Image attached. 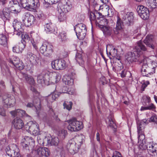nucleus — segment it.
I'll return each instance as SVG.
<instances>
[{"mask_svg":"<svg viewBox=\"0 0 157 157\" xmlns=\"http://www.w3.org/2000/svg\"><path fill=\"white\" fill-rule=\"evenodd\" d=\"M13 27L14 29H24V26L22 25L21 22L17 19H15L13 23Z\"/></svg>","mask_w":157,"mask_h":157,"instance_id":"obj_29","label":"nucleus"},{"mask_svg":"<svg viewBox=\"0 0 157 157\" xmlns=\"http://www.w3.org/2000/svg\"><path fill=\"white\" fill-rule=\"evenodd\" d=\"M12 123L14 128L17 129H21L24 126L23 121L20 118H18L14 119Z\"/></svg>","mask_w":157,"mask_h":157,"instance_id":"obj_20","label":"nucleus"},{"mask_svg":"<svg viewBox=\"0 0 157 157\" xmlns=\"http://www.w3.org/2000/svg\"><path fill=\"white\" fill-rule=\"evenodd\" d=\"M6 155L9 157H12L13 155L19 152V150L16 145L14 144H10L5 149Z\"/></svg>","mask_w":157,"mask_h":157,"instance_id":"obj_14","label":"nucleus"},{"mask_svg":"<svg viewBox=\"0 0 157 157\" xmlns=\"http://www.w3.org/2000/svg\"><path fill=\"white\" fill-rule=\"evenodd\" d=\"M96 19V17L94 12H91L90 15V19L91 23L92 21H94Z\"/></svg>","mask_w":157,"mask_h":157,"instance_id":"obj_49","label":"nucleus"},{"mask_svg":"<svg viewBox=\"0 0 157 157\" xmlns=\"http://www.w3.org/2000/svg\"><path fill=\"white\" fill-rule=\"evenodd\" d=\"M74 29H86V26L82 23L78 24L74 27Z\"/></svg>","mask_w":157,"mask_h":157,"instance_id":"obj_40","label":"nucleus"},{"mask_svg":"<svg viewBox=\"0 0 157 157\" xmlns=\"http://www.w3.org/2000/svg\"><path fill=\"white\" fill-rule=\"evenodd\" d=\"M16 67L19 70H21L23 69L24 66L22 62L21 61L19 62Z\"/></svg>","mask_w":157,"mask_h":157,"instance_id":"obj_50","label":"nucleus"},{"mask_svg":"<svg viewBox=\"0 0 157 157\" xmlns=\"http://www.w3.org/2000/svg\"><path fill=\"white\" fill-rule=\"evenodd\" d=\"M72 6L69 2L59 3L57 7L58 17L60 22L64 21L66 19L65 14L71 10Z\"/></svg>","mask_w":157,"mask_h":157,"instance_id":"obj_6","label":"nucleus"},{"mask_svg":"<svg viewBox=\"0 0 157 157\" xmlns=\"http://www.w3.org/2000/svg\"><path fill=\"white\" fill-rule=\"evenodd\" d=\"M0 115L3 116H5L6 115L5 110L1 106H0Z\"/></svg>","mask_w":157,"mask_h":157,"instance_id":"obj_55","label":"nucleus"},{"mask_svg":"<svg viewBox=\"0 0 157 157\" xmlns=\"http://www.w3.org/2000/svg\"><path fill=\"white\" fill-rule=\"evenodd\" d=\"M72 103L71 101H65L63 104L64 108L70 110L71 109L72 107Z\"/></svg>","mask_w":157,"mask_h":157,"instance_id":"obj_35","label":"nucleus"},{"mask_svg":"<svg viewBox=\"0 0 157 157\" xmlns=\"http://www.w3.org/2000/svg\"><path fill=\"white\" fill-rule=\"evenodd\" d=\"M38 157H48L50 155L49 149L47 147H41L38 148L36 150Z\"/></svg>","mask_w":157,"mask_h":157,"instance_id":"obj_18","label":"nucleus"},{"mask_svg":"<svg viewBox=\"0 0 157 157\" xmlns=\"http://www.w3.org/2000/svg\"><path fill=\"white\" fill-rule=\"evenodd\" d=\"M6 138L4 137L0 140V144L2 145H4L7 144Z\"/></svg>","mask_w":157,"mask_h":157,"instance_id":"obj_52","label":"nucleus"},{"mask_svg":"<svg viewBox=\"0 0 157 157\" xmlns=\"http://www.w3.org/2000/svg\"><path fill=\"white\" fill-rule=\"evenodd\" d=\"M121 76L122 78H124L125 76L126 71L125 70L122 71L121 74Z\"/></svg>","mask_w":157,"mask_h":157,"instance_id":"obj_64","label":"nucleus"},{"mask_svg":"<svg viewBox=\"0 0 157 157\" xmlns=\"http://www.w3.org/2000/svg\"><path fill=\"white\" fill-rule=\"evenodd\" d=\"M56 97L57 95L54 93H53L49 95V98H52V99L51 100V101H54L56 99Z\"/></svg>","mask_w":157,"mask_h":157,"instance_id":"obj_54","label":"nucleus"},{"mask_svg":"<svg viewBox=\"0 0 157 157\" xmlns=\"http://www.w3.org/2000/svg\"><path fill=\"white\" fill-rule=\"evenodd\" d=\"M139 143V148L142 150H145L147 149L148 148V146L147 144L148 142L146 143L145 141V142H143L141 143Z\"/></svg>","mask_w":157,"mask_h":157,"instance_id":"obj_36","label":"nucleus"},{"mask_svg":"<svg viewBox=\"0 0 157 157\" xmlns=\"http://www.w3.org/2000/svg\"><path fill=\"white\" fill-rule=\"evenodd\" d=\"M103 32L105 36H109L111 34V30H103Z\"/></svg>","mask_w":157,"mask_h":157,"instance_id":"obj_56","label":"nucleus"},{"mask_svg":"<svg viewBox=\"0 0 157 157\" xmlns=\"http://www.w3.org/2000/svg\"><path fill=\"white\" fill-rule=\"evenodd\" d=\"M80 31L78 32H75L77 37L79 38L83 39L85 37L86 34L82 33V30H80Z\"/></svg>","mask_w":157,"mask_h":157,"instance_id":"obj_41","label":"nucleus"},{"mask_svg":"<svg viewBox=\"0 0 157 157\" xmlns=\"http://www.w3.org/2000/svg\"><path fill=\"white\" fill-rule=\"evenodd\" d=\"M68 124V129L71 131L76 132L83 128L82 123L76 120L75 119H71L67 121Z\"/></svg>","mask_w":157,"mask_h":157,"instance_id":"obj_8","label":"nucleus"},{"mask_svg":"<svg viewBox=\"0 0 157 157\" xmlns=\"http://www.w3.org/2000/svg\"><path fill=\"white\" fill-rule=\"evenodd\" d=\"M143 98L145 100L146 102L147 103H150L151 101L150 97L148 96H144L143 97Z\"/></svg>","mask_w":157,"mask_h":157,"instance_id":"obj_53","label":"nucleus"},{"mask_svg":"<svg viewBox=\"0 0 157 157\" xmlns=\"http://www.w3.org/2000/svg\"><path fill=\"white\" fill-rule=\"evenodd\" d=\"M52 24L51 23H49L46 24L44 25V27H45V29H52Z\"/></svg>","mask_w":157,"mask_h":157,"instance_id":"obj_57","label":"nucleus"},{"mask_svg":"<svg viewBox=\"0 0 157 157\" xmlns=\"http://www.w3.org/2000/svg\"><path fill=\"white\" fill-rule=\"evenodd\" d=\"M67 135V131L64 130H60L58 134V135L62 139L65 138V136Z\"/></svg>","mask_w":157,"mask_h":157,"instance_id":"obj_37","label":"nucleus"},{"mask_svg":"<svg viewBox=\"0 0 157 157\" xmlns=\"http://www.w3.org/2000/svg\"><path fill=\"white\" fill-rule=\"evenodd\" d=\"M106 51L109 56H111L113 57L116 58L118 60L119 59L117 58V50L113 47L112 45L109 44L106 45Z\"/></svg>","mask_w":157,"mask_h":157,"instance_id":"obj_16","label":"nucleus"},{"mask_svg":"<svg viewBox=\"0 0 157 157\" xmlns=\"http://www.w3.org/2000/svg\"><path fill=\"white\" fill-rule=\"evenodd\" d=\"M48 78L49 76L48 74L44 73H41L37 76V81L40 84L44 83Z\"/></svg>","mask_w":157,"mask_h":157,"instance_id":"obj_22","label":"nucleus"},{"mask_svg":"<svg viewBox=\"0 0 157 157\" xmlns=\"http://www.w3.org/2000/svg\"><path fill=\"white\" fill-rule=\"evenodd\" d=\"M148 123V122L146 119H144L141 121L140 123L144 125V126L145 125L147 124Z\"/></svg>","mask_w":157,"mask_h":157,"instance_id":"obj_62","label":"nucleus"},{"mask_svg":"<svg viewBox=\"0 0 157 157\" xmlns=\"http://www.w3.org/2000/svg\"><path fill=\"white\" fill-rule=\"evenodd\" d=\"M85 136L82 135L76 136L75 140H71L67 144V147L69 152L72 154L77 153L84 141Z\"/></svg>","mask_w":157,"mask_h":157,"instance_id":"obj_4","label":"nucleus"},{"mask_svg":"<svg viewBox=\"0 0 157 157\" xmlns=\"http://www.w3.org/2000/svg\"><path fill=\"white\" fill-rule=\"evenodd\" d=\"M63 81L65 84L68 85H71L73 83V80L71 76L67 75L63 76Z\"/></svg>","mask_w":157,"mask_h":157,"instance_id":"obj_28","label":"nucleus"},{"mask_svg":"<svg viewBox=\"0 0 157 157\" xmlns=\"http://www.w3.org/2000/svg\"><path fill=\"white\" fill-rule=\"evenodd\" d=\"M59 59H56L52 62L51 65L52 67L54 69L59 70Z\"/></svg>","mask_w":157,"mask_h":157,"instance_id":"obj_38","label":"nucleus"},{"mask_svg":"<svg viewBox=\"0 0 157 157\" xmlns=\"http://www.w3.org/2000/svg\"><path fill=\"white\" fill-rule=\"evenodd\" d=\"M144 125L142 124L139 123H137V131L138 134L139 135L140 133L143 132V130L144 128Z\"/></svg>","mask_w":157,"mask_h":157,"instance_id":"obj_39","label":"nucleus"},{"mask_svg":"<svg viewBox=\"0 0 157 157\" xmlns=\"http://www.w3.org/2000/svg\"><path fill=\"white\" fill-rule=\"evenodd\" d=\"M149 110H152L155 108V106L153 103H151L147 106Z\"/></svg>","mask_w":157,"mask_h":157,"instance_id":"obj_58","label":"nucleus"},{"mask_svg":"<svg viewBox=\"0 0 157 157\" xmlns=\"http://www.w3.org/2000/svg\"><path fill=\"white\" fill-rule=\"evenodd\" d=\"M8 0H0V4L3 6L7 3Z\"/></svg>","mask_w":157,"mask_h":157,"instance_id":"obj_59","label":"nucleus"},{"mask_svg":"<svg viewBox=\"0 0 157 157\" xmlns=\"http://www.w3.org/2000/svg\"><path fill=\"white\" fill-rule=\"evenodd\" d=\"M46 138H48L43 135H38L37 136L38 142L39 144L41 145H43L44 144V142L47 141V139L45 140Z\"/></svg>","mask_w":157,"mask_h":157,"instance_id":"obj_31","label":"nucleus"},{"mask_svg":"<svg viewBox=\"0 0 157 157\" xmlns=\"http://www.w3.org/2000/svg\"><path fill=\"white\" fill-rule=\"evenodd\" d=\"M148 123V122L146 119H144L141 121L140 123L144 125V126L145 125L147 124Z\"/></svg>","mask_w":157,"mask_h":157,"instance_id":"obj_61","label":"nucleus"},{"mask_svg":"<svg viewBox=\"0 0 157 157\" xmlns=\"http://www.w3.org/2000/svg\"><path fill=\"white\" fill-rule=\"evenodd\" d=\"M59 70H63L66 67L65 61L63 59H59L58 63Z\"/></svg>","mask_w":157,"mask_h":157,"instance_id":"obj_34","label":"nucleus"},{"mask_svg":"<svg viewBox=\"0 0 157 157\" xmlns=\"http://www.w3.org/2000/svg\"><path fill=\"white\" fill-rule=\"evenodd\" d=\"M144 135L143 133H140V134H138V139L139 140L138 143H141V142H144L145 141Z\"/></svg>","mask_w":157,"mask_h":157,"instance_id":"obj_42","label":"nucleus"},{"mask_svg":"<svg viewBox=\"0 0 157 157\" xmlns=\"http://www.w3.org/2000/svg\"><path fill=\"white\" fill-rule=\"evenodd\" d=\"M154 37L151 35H147L145 39L144 40V43L148 47L151 49H155V44L153 40Z\"/></svg>","mask_w":157,"mask_h":157,"instance_id":"obj_15","label":"nucleus"},{"mask_svg":"<svg viewBox=\"0 0 157 157\" xmlns=\"http://www.w3.org/2000/svg\"><path fill=\"white\" fill-rule=\"evenodd\" d=\"M157 67V63L156 62L151 61L148 58L144 59L141 68L142 75L144 76L151 77L155 73Z\"/></svg>","mask_w":157,"mask_h":157,"instance_id":"obj_2","label":"nucleus"},{"mask_svg":"<svg viewBox=\"0 0 157 157\" xmlns=\"http://www.w3.org/2000/svg\"><path fill=\"white\" fill-rule=\"evenodd\" d=\"M21 144L23 147L27 149L29 146H33L34 144V141L32 137L25 136L22 140Z\"/></svg>","mask_w":157,"mask_h":157,"instance_id":"obj_17","label":"nucleus"},{"mask_svg":"<svg viewBox=\"0 0 157 157\" xmlns=\"http://www.w3.org/2000/svg\"><path fill=\"white\" fill-rule=\"evenodd\" d=\"M53 75L55 78L56 80L55 82L57 83L58 82L60 79L61 76L58 73H53Z\"/></svg>","mask_w":157,"mask_h":157,"instance_id":"obj_46","label":"nucleus"},{"mask_svg":"<svg viewBox=\"0 0 157 157\" xmlns=\"http://www.w3.org/2000/svg\"><path fill=\"white\" fill-rule=\"evenodd\" d=\"M133 14L132 12H128L125 16L124 22H122L120 18L117 17L116 24V29L130 28L133 24Z\"/></svg>","mask_w":157,"mask_h":157,"instance_id":"obj_5","label":"nucleus"},{"mask_svg":"<svg viewBox=\"0 0 157 157\" xmlns=\"http://www.w3.org/2000/svg\"><path fill=\"white\" fill-rule=\"evenodd\" d=\"M141 83L142 84L141 90L142 91H144L145 88L149 84V81H143Z\"/></svg>","mask_w":157,"mask_h":157,"instance_id":"obj_45","label":"nucleus"},{"mask_svg":"<svg viewBox=\"0 0 157 157\" xmlns=\"http://www.w3.org/2000/svg\"><path fill=\"white\" fill-rule=\"evenodd\" d=\"M23 78L30 85L34 86L35 84V80L32 76L24 74H23Z\"/></svg>","mask_w":157,"mask_h":157,"instance_id":"obj_27","label":"nucleus"},{"mask_svg":"<svg viewBox=\"0 0 157 157\" xmlns=\"http://www.w3.org/2000/svg\"><path fill=\"white\" fill-rule=\"evenodd\" d=\"M14 33L18 36H21L22 38L21 42L23 41L25 42L29 41L30 40V37L26 33H24L23 30H14Z\"/></svg>","mask_w":157,"mask_h":157,"instance_id":"obj_21","label":"nucleus"},{"mask_svg":"<svg viewBox=\"0 0 157 157\" xmlns=\"http://www.w3.org/2000/svg\"><path fill=\"white\" fill-rule=\"evenodd\" d=\"M138 13L144 20H147L149 17V13L148 9L142 5H140L137 7Z\"/></svg>","mask_w":157,"mask_h":157,"instance_id":"obj_12","label":"nucleus"},{"mask_svg":"<svg viewBox=\"0 0 157 157\" xmlns=\"http://www.w3.org/2000/svg\"><path fill=\"white\" fill-rule=\"evenodd\" d=\"M25 44L22 42L18 45L13 47V52L16 53H21L25 47Z\"/></svg>","mask_w":157,"mask_h":157,"instance_id":"obj_25","label":"nucleus"},{"mask_svg":"<svg viewBox=\"0 0 157 157\" xmlns=\"http://www.w3.org/2000/svg\"><path fill=\"white\" fill-rule=\"evenodd\" d=\"M8 8H3L0 12V15L4 22L9 21L10 18L11 11H13L15 13H18L21 10V7L17 1L12 0L9 2Z\"/></svg>","mask_w":157,"mask_h":157,"instance_id":"obj_1","label":"nucleus"},{"mask_svg":"<svg viewBox=\"0 0 157 157\" xmlns=\"http://www.w3.org/2000/svg\"><path fill=\"white\" fill-rule=\"evenodd\" d=\"M46 139L48 144L51 145L57 146L59 143V139L57 137L52 138L51 140L48 139V138H45V140Z\"/></svg>","mask_w":157,"mask_h":157,"instance_id":"obj_30","label":"nucleus"},{"mask_svg":"<svg viewBox=\"0 0 157 157\" xmlns=\"http://www.w3.org/2000/svg\"><path fill=\"white\" fill-rule=\"evenodd\" d=\"M7 40L6 35L3 32H0V44L4 46L7 45Z\"/></svg>","mask_w":157,"mask_h":157,"instance_id":"obj_26","label":"nucleus"},{"mask_svg":"<svg viewBox=\"0 0 157 157\" xmlns=\"http://www.w3.org/2000/svg\"><path fill=\"white\" fill-rule=\"evenodd\" d=\"M26 59L27 61L33 63L36 62L38 59L37 56L30 52H29L27 53Z\"/></svg>","mask_w":157,"mask_h":157,"instance_id":"obj_23","label":"nucleus"},{"mask_svg":"<svg viewBox=\"0 0 157 157\" xmlns=\"http://www.w3.org/2000/svg\"><path fill=\"white\" fill-rule=\"evenodd\" d=\"M63 93H67L69 94H72L74 93V91L73 89H70L68 88L67 91V92H63Z\"/></svg>","mask_w":157,"mask_h":157,"instance_id":"obj_60","label":"nucleus"},{"mask_svg":"<svg viewBox=\"0 0 157 157\" xmlns=\"http://www.w3.org/2000/svg\"><path fill=\"white\" fill-rule=\"evenodd\" d=\"M149 122H154L157 124V115H153L149 119Z\"/></svg>","mask_w":157,"mask_h":157,"instance_id":"obj_44","label":"nucleus"},{"mask_svg":"<svg viewBox=\"0 0 157 157\" xmlns=\"http://www.w3.org/2000/svg\"><path fill=\"white\" fill-rule=\"evenodd\" d=\"M37 8L36 9V11H36V15L38 18L40 19H43L44 17V14L43 13V12L38 10H37Z\"/></svg>","mask_w":157,"mask_h":157,"instance_id":"obj_43","label":"nucleus"},{"mask_svg":"<svg viewBox=\"0 0 157 157\" xmlns=\"http://www.w3.org/2000/svg\"><path fill=\"white\" fill-rule=\"evenodd\" d=\"M40 52L46 57H50L53 52L52 46L48 43L43 44L40 48Z\"/></svg>","mask_w":157,"mask_h":157,"instance_id":"obj_11","label":"nucleus"},{"mask_svg":"<svg viewBox=\"0 0 157 157\" xmlns=\"http://www.w3.org/2000/svg\"><path fill=\"white\" fill-rule=\"evenodd\" d=\"M2 101L4 106L7 108L13 107L16 103L14 96L8 94H6L3 96Z\"/></svg>","mask_w":157,"mask_h":157,"instance_id":"obj_9","label":"nucleus"},{"mask_svg":"<svg viewBox=\"0 0 157 157\" xmlns=\"http://www.w3.org/2000/svg\"><path fill=\"white\" fill-rule=\"evenodd\" d=\"M22 21L24 23L25 26L29 27L35 21V19L34 16L28 13H25L22 17Z\"/></svg>","mask_w":157,"mask_h":157,"instance_id":"obj_13","label":"nucleus"},{"mask_svg":"<svg viewBox=\"0 0 157 157\" xmlns=\"http://www.w3.org/2000/svg\"><path fill=\"white\" fill-rule=\"evenodd\" d=\"M148 147L147 151L148 153H157V144H153L148 142L147 144Z\"/></svg>","mask_w":157,"mask_h":157,"instance_id":"obj_24","label":"nucleus"},{"mask_svg":"<svg viewBox=\"0 0 157 157\" xmlns=\"http://www.w3.org/2000/svg\"><path fill=\"white\" fill-rule=\"evenodd\" d=\"M108 124L109 126L111 128H115L116 127V124L111 119H109Z\"/></svg>","mask_w":157,"mask_h":157,"instance_id":"obj_48","label":"nucleus"},{"mask_svg":"<svg viewBox=\"0 0 157 157\" xmlns=\"http://www.w3.org/2000/svg\"><path fill=\"white\" fill-rule=\"evenodd\" d=\"M94 13L96 18L99 19L100 18L102 17V15L101 13L97 11H95V12H94Z\"/></svg>","mask_w":157,"mask_h":157,"instance_id":"obj_51","label":"nucleus"},{"mask_svg":"<svg viewBox=\"0 0 157 157\" xmlns=\"http://www.w3.org/2000/svg\"><path fill=\"white\" fill-rule=\"evenodd\" d=\"M75 59L80 65L83 64L84 61L81 54L77 53L76 55Z\"/></svg>","mask_w":157,"mask_h":157,"instance_id":"obj_33","label":"nucleus"},{"mask_svg":"<svg viewBox=\"0 0 157 157\" xmlns=\"http://www.w3.org/2000/svg\"><path fill=\"white\" fill-rule=\"evenodd\" d=\"M45 2H46V0H44ZM59 0H49V3L52 4H54L58 2Z\"/></svg>","mask_w":157,"mask_h":157,"instance_id":"obj_63","label":"nucleus"},{"mask_svg":"<svg viewBox=\"0 0 157 157\" xmlns=\"http://www.w3.org/2000/svg\"><path fill=\"white\" fill-rule=\"evenodd\" d=\"M21 61L19 58L16 56H13V59H10L9 60V62L14 65L15 67Z\"/></svg>","mask_w":157,"mask_h":157,"instance_id":"obj_32","label":"nucleus"},{"mask_svg":"<svg viewBox=\"0 0 157 157\" xmlns=\"http://www.w3.org/2000/svg\"><path fill=\"white\" fill-rule=\"evenodd\" d=\"M137 45L135 47V49L133 52H128L126 56L127 59L131 62H136L140 60V55L142 54L141 51H146L147 49L140 40L137 43Z\"/></svg>","mask_w":157,"mask_h":157,"instance_id":"obj_3","label":"nucleus"},{"mask_svg":"<svg viewBox=\"0 0 157 157\" xmlns=\"http://www.w3.org/2000/svg\"><path fill=\"white\" fill-rule=\"evenodd\" d=\"M25 127L27 131L34 135H37L39 132L38 125L35 122L29 121L25 125Z\"/></svg>","mask_w":157,"mask_h":157,"instance_id":"obj_10","label":"nucleus"},{"mask_svg":"<svg viewBox=\"0 0 157 157\" xmlns=\"http://www.w3.org/2000/svg\"><path fill=\"white\" fill-rule=\"evenodd\" d=\"M60 35L62 42H64L67 40V38L66 33H60Z\"/></svg>","mask_w":157,"mask_h":157,"instance_id":"obj_47","label":"nucleus"},{"mask_svg":"<svg viewBox=\"0 0 157 157\" xmlns=\"http://www.w3.org/2000/svg\"><path fill=\"white\" fill-rule=\"evenodd\" d=\"M12 115L14 117L19 116L20 117H28L30 118V116L28 115L24 110L18 109L10 112Z\"/></svg>","mask_w":157,"mask_h":157,"instance_id":"obj_19","label":"nucleus"},{"mask_svg":"<svg viewBox=\"0 0 157 157\" xmlns=\"http://www.w3.org/2000/svg\"><path fill=\"white\" fill-rule=\"evenodd\" d=\"M22 7L28 10L35 11L39 6L38 0H21Z\"/></svg>","mask_w":157,"mask_h":157,"instance_id":"obj_7","label":"nucleus"}]
</instances>
